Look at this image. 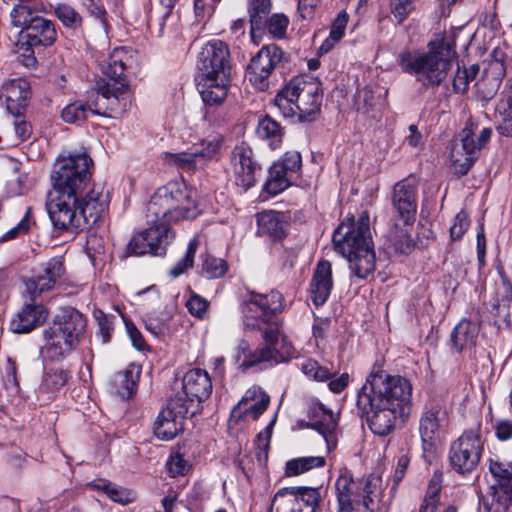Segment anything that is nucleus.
<instances>
[{
    "label": "nucleus",
    "instance_id": "f257e3e1",
    "mask_svg": "<svg viewBox=\"0 0 512 512\" xmlns=\"http://www.w3.org/2000/svg\"><path fill=\"white\" fill-rule=\"evenodd\" d=\"M412 384L400 375L377 368L367 377L357 395V408L368 427L378 436H387L399 418L407 417L412 406Z\"/></svg>",
    "mask_w": 512,
    "mask_h": 512
},
{
    "label": "nucleus",
    "instance_id": "f03ea898",
    "mask_svg": "<svg viewBox=\"0 0 512 512\" xmlns=\"http://www.w3.org/2000/svg\"><path fill=\"white\" fill-rule=\"evenodd\" d=\"M109 205V192L103 185L93 186L85 196L51 191L46 209L54 228L76 233L86 226L96 224L105 214Z\"/></svg>",
    "mask_w": 512,
    "mask_h": 512
},
{
    "label": "nucleus",
    "instance_id": "7ed1b4c3",
    "mask_svg": "<svg viewBox=\"0 0 512 512\" xmlns=\"http://www.w3.org/2000/svg\"><path fill=\"white\" fill-rule=\"evenodd\" d=\"M457 54L452 39L436 35L428 44V51H403L398 64L404 73L412 75L423 87H437L446 79Z\"/></svg>",
    "mask_w": 512,
    "mask_h": 512
},
{
    "label": "nucleus",
    "instance_id": "20e7f679",
    "mask_svg": "<svg viewBox=\"0 0 512 512\" xmlns=\"http://www.w3.org/2000/svg\"><path fill=\"white\" fill-rule=\"evenodd\" d=\"M197 89L206 105L221 104L231 82V61L228 45L218 39L208 41L198 55Z\"/></svg>",
    "mask_w": 512,
    "mask_h": 512
},
{
    "label": "nucleus",
    "instance_id": "39448f33",
    "mask_svg": "<svg viewBox=\"0 0 512 512\" xmlns=\"http://www.w3.org/2000/svg\"><path fill=\"white\" fill-rule=\"evenodd\" d=\"M332 241L336 251L348 260L354 276L366 279L374 272L376 255L367 211L361 213L356 224L341 223L335 230Z\"/></svg>",
    "mask_w": 512,
    "mask_h": 512
},
{
    "label": "nucleus",
    "instance_id": "423d86ee",
    "mask_svg": "<svg viewBox=\"0 0 512 512\" xmlns=\"http://www.w3.org/2000/svg\"><path fill=\"white\" fill-rule=\"evenodd\" d=\"M86 327V317L80 311L70 306L60 308L42 332L45 344L40 353L43 359L51 362L65 359L77 349Z\"/></svg>",
    "mask_w": 512,
    "mask_h": 512
},
{
    "label": "nucleus",
    "instance_id": "0eeeda50",
    "mask_svg": "<svg viewBox=\"0 0 512 512\" xmlns=\"http://www.w3.org/2000/svg\"><path fill=\"white\" fill-rule=\"evenodd\" d=\"M197 191L183 181H172L158 188L147 205V222L176 223L195 219L199 214Z\"/></svg>",
    "mask_w": 512,
    "mask_h": 512
},
{
    "label": "nucleus",
    "instance_id": "6e6552de",
    "mask_svg": "<svg viewBox=\"0 0 512 512\" xmlns=\"http://www.w3.org/2000/svg\"><path fill=\"white\" fill-rule=\"evenodd\" d=\"M274 103L284 117H297L301 122H310L320 111V83L311 76L294 77L277 93Z\"/></svg>",
    "mask_w": 512,
    "mask_h": 512
},
{
    "label": "nucleus",
    "instance_id": "1a4fd4ad",
    "mask_svg": "<svg viewBox=\"0 0 512 512\" xmlns=\"http://www.w3.org/2000/svg\"><path fill=\"white\" fill-rule=\"evenodd\" d=\"M133 63L134 59L131 51L125 47H117L109 55L107 66L104 69L109 87L107 95L109 116L121 115L131 105V93L126 71L131 68Z\"/></svg>",
    "mask_w": 512,
    "mask_h": 512
},
{
    "label": "nucleus",
    "instance_id": "9d476101",
    "mask_svg": "<svg viewBox=\"0 0 512 512\" xmlns=\"http://www.w3.org/2000/svg\"><path fill=\"white\" fill-rule=\"evenodd\" d=\"M92 165L93 161L86 153L58 158L51 174L53 190L85 196L96 185L91 183Z\"/></svg>",
    "mask_w": 512,
    "mask_h": 512
},
{
    "label": "nucleus",
    "instance_id": "9b49d317",
    "mask_svg": "<svg viewBox=\"0 0 512 512\" xmlns=\"http://www.w3.org/2000/svg\"><path fill=\"white\" fill-rule=\"evenodd\" d=\"M263 346L251 351L246 341L238 346V358L243 356L240 367L244 370L254 367L262 362L279 364L288 362L297 357V351L280 329L276 326L262 334Z\"/></svg>",
    "mask_w": 512,
    "mask_h": 512
},
{
    "label": "nucleus",
    "instance_id": "f8f14e48",
    "mask_svg": "<svg viewBox=\"0 0 512 512\" xmlns=\"http://www.w3.org/2000/svg\"><path fill=\"white\" fill-rule=\"evenodd\" d=\"M284 310V297L276 290L267 294L251 293L241 304L243 325L246 329L264 332L279 326L277 315Z\"/></svg>",
    "mask_w": 512,
    "mask_h": 512
},
{
    "label": "nucleus",
    "instance_id": "ddd939ff",
    "mask_svg": "<svg viewBox=\"0 0 512 512\" xmlns=\"http://www.w3.org/2000/svg\"><path fill=\"white\" fill-rule=\"evenodd\" d=\"M6 99V110L9 114L8 127L5 130L6 141L10 146H16L26 140L31 134V126L25 120L29 98V84L24 79H14L2 87Z\"/></svg>",
    "mask_w": 512,
    "mask_h": 512
},
{
    "label": "nucleus",
    "instance_id": "4468645a",
    "mask_svg": "<svg viewBox=\"0 0 512 512\" xmlns=\"http://www.w3.org/2000/svg\"><path fill=\"white\" fill-rule=\"evenodd\" d=\"M491 135L492 129L489 127L479 130L478 124L472 121L466 123L458 137L452 141L450 150V160L457 173L464 175L469 171Z\"/></svg>",
    "mask_w": 512,
    "mask_h": 512
},
{
    "label": "nucleus",
    "instance_id": "2eb2a0df",
    "mask_svg": "<svg viewBox=\"0 0 512 512\" xmlns=\"http://www.w3.org/2000/svg\"><path fill=\"white\" fill-rule=\"evenodd\" d=\"M57 33L54 23L38 16L28 25L27 29L20 30L17 39L13 42V52L18 60L27 68L35 67L37 59L34 48L50 46L56 41Z\"/></svg>",
    "mask_w": 512,
    "mask_h": 512
},
{
    "label": "nucleus",
    "instance_id": "dca6fc26",
    "mask_svg": "<svg viewBox=\"0 0 512 512\" xmlns=\"http://www.w3.org/2000/svg\"><path fill=\"white\" fill-rule=\"evenodd\" d=\"M483 447L484 439L479 426L464 431L450 445V466L458 474H470L480 462Z\"/></svg>",
    "mask_w": 512,
    "mask_h": 512
},
{
    "label": "nucleus",
    "instance_id": "f3484780",
    "mask_svg": "<svg viewBox=\"0 0 512 512\" xmlns=\"http://www.w3.org/2000/svg\"><path fill=\"white\" fill-rule=\"evenodd\" d=\"M289 55L277 44L264 45L250 60L247 74L251 84L260 91L269 86V77L274 70L283 67Z\"/></svg>",
    "mask_w": 512,
    "mask_h": 512
},
{
    "label": "nucleus",
    "instance_id": "a211bd4d",
    "mask_svg": "<svg viewBox=\"0 0 512 512\" xmlns=\"http://www.w3.org/2000/svg\"><path fill=\"white\" fill-rule=\"evenodd\" d=\"M391 206L395 227L412 226L418 207V181L410 175L396 182L391 192Z\"/></svg>",
    "mask_w": 512,
    "mask_h": 512
},
{
    "label": "nucleus",
    "instance_id": "6ab92c4d",
    "mask_svg": "<svg viewBox=\"0 0 512 512\" xmlns=\"http://www.w3.org/2000/svg\"><path fill=\"white\" fill-rule=\"evenodd\" d=\"M320 502L318 488L287 487L275 494L270 512H317Z\"/></svg>",
    "mask_w": 512,
    "mask_h": 512
},
{
    "label": "nucleus",
    "instance_id": "aec40b11",
    "mask_svg": "<svg viewBox=\"0 0 512 512\" xmlns=\"http://www.w3.org/2000/svg\"><path fill=\"white\" fill-rule=\"evenodd\" d=\"M449 424L447 409L440 403H427L419 418V434L425 452H433L441 433Z\"/></svg>",
    "mask_w": 512,
    "mask_h": 512
},
{
    "label": "nucleus",
    "instance_id": "412c9836",
    "mask_svg": "<svg viewBox=\"0 0 512 512\" xmlns=\"http://www.w3.org/2000/svg\"><path fill=\"white\" fill-rule=\"evenodd\" d=\"M182 388V392H177L171 399H179V404H183L193 416L199 403L205 401L212 393L211 378L205 370L191 369L183 377Z\"/></svg>",
    "mask_w": 512,
    "mask_h": 512
},
{
    "label": "nucleus",
    "instance_id": "4be33fe9",
    "mask_svg": "<svg viewBox=\"0 0 512 512\" xmlns=\"http://www.w3.org/2000/svg\"><path fill=\"white\" fill-rule=\"evenodd\" d=\"M65 273L63 257L56 256L49 259L44 264L42 272L25 282V294L32 300L41 298L62 283Z\"/></svg>",
    "mask_w": 512,
    "mask_h": 512
},
{
    "label": "nucleus",
    "instance_id": "5701e85b",
    "mask_svg": "<svg viewBox=\"0 0 512 512\" xmlns=\"http://www.w3.org/2000/svg\"><path fill=\"white\" fill-rule=\"evenodd\" d=\"M179 399H169L155 423L154 433L156 437L162 440H171L183 430L185 419L191 412L183 404H179Z\"/></svg>",
    "mask_w": 512,
    "mask_h": 512
},
{
    "label": "nucleus",
    "instance_id": "b1692460",
    "mask_svg": "<svg viewBox=\"0 0 512 512\" xmlns=\"http://www.w3.org/2000/svg\"><path fill=\"white\" fill-rule=\"evenodd\" d=\"M233 174L238 186L247 190L256 182V175L260 170L253 158L252 149L245 143L235 146L231 155Z\"/></svg>",
    "mask_w": 512,
    "mask_h": 512
},
{
    "label": "nucleus",
    "instance_id": "393cba45",
    "mask_svg": "<svg viewBox=\"0 0 512 512\" xmlns=\"http://www.w3.org/2000/svg\"><path fill=\"white\" fill-rule=\"evenodd\" d=\"M29 299L30 303H26L11 320L10 328L15 333H28L43 325L49 316L48 309L42 303Z\"/></svg>",
    "mask_w": 512,
    "mask_h": 512
},
{
    "label": "nucleus",
    "instance_id": "a878e982",
    "mask_svg": "<svg viewBox=\"0 0 512 512\" xmlns=\"http://www.w3.org/2000/svg\"><path fill=\"white\" fill-rule=\"evenodd\" d=\"M309 427L319 432L326 442L328 451L337 445V420L332 411L328 410L323 404L316 403L309 409Z\"/></svg>",
    "mask_w": 512,
    "mask_h": 512
},
{
    "label": "nucleus",
    "instance_id": "bb28decb",
    "mask_svg": "<svg viewBox=\"0 0 512 512\" xmlns=\"http://www.w3.org/2000/svg\"><path fill=\"white\" fill-rule=\"evenodd\" d=\"M358 505L369 512H383L386 509L383 495L382 478L371 474L359 480Z\"/></svg>",
    "mask_w": 512,
    "mask_h": 512
},
{
    "label": "nucleus",
    "instance_id": "cd10ccee",
    "mask_svg": "<svg viewBox=\"0 0 512 512\" xmlns=\"http://www.w3.org/2000/svg\"><path fill=\"white\" fill-rule=\"evenodd\" d=\"M333 289L332 266L327 260L317 263L310 282V296L315 306L323 305Z\"/></svg>",
    "mask_w": 512,
    "mask_h": 512
},
{
    "label": "nucleus",
    "instance_id": "c85d7f7f",
    "mask_svg": "<svg viewBox=\"0 0 512 512\" xmlns=\"http://www.w3.org/2000/svg\"><path fill=\"white\" fill-rule=\"evenodd\" d=\"M359 481L355 482L349 471L344 470L335 482L338 512H353L358 505Z\"/></svg>",
    "mask_w": 512,
    "mask_h": 512
},
{
    "label": "nucleus",
    "instance_id": "c756f323",
    "mask_svg": "<svg viewBox=\"0 0 512 512\" xmlns=\"http://www.w3.org/2000/svg\"><path fill=\"white\" fill-rule=\"evenodd\" d=\"M479 334V324L467 319L461 320L450 334V343L452 348L461 352L476 344Z\"/></svg>",
    "mask_w": 512,
    "mask_h": 512
},
{
    "label": "nucleus",
    "instance_id": "7c9ffc66",
    "mask_svg": "<svg viewBox=\"0 0 512 512\" xmlns=\"http://www.w3.org/2000/svg\"><path fill=\"white\" fill-rule=\"evenodd\" d=\"M151 226L145 230L148 243L152 248V255H163L166 246L173 239L174 235L168 228V221L159 220L156 223H150Z\"/></svg>",
    "mask_w": 512,
    "mask_h": 512
},
{
    "label": "nucleus",
    "instance_id": "2f4dec72",
    "mask_svg": "<svg viewBox=\"0 0 512 512\" xmlns=\"http://www.w3.org/2000/svg\"><path fill=\"white\" fill-rule=\"evenodd\" d=\"M258 232L274 239H281L285 235L287 223L284 215L275 211H264L257 216Z\"/></svg>",
    "mask_w": 512,
    "mask_h": 512
},
{
    "label": "nucleus",
    "instance_id": "473e14b6",
    "mask_svg": "<svg viewBox=\"0 0 512 512\" xmlns=\"http://www.w3.org/2000/svg\"><path fill=\"white\" fill-rule=\"evenodd\" d=\"M269 402V396L260 387H252L246 391L239 406H243L246 415L257 419L267 409Z\"/></svg>",
    "mask_w": 512,
    "mask_h": 512
},
{
    "label": "nucleus",
    "instance_id": "72a5a7b5",
    "mask_svg": "<svg viewBox=\"0 0 512 512\" xmlns=\"http://www.w3.org/2000/svg\"><path fill=\"white\" fill-rule=\"evenodd\" d=\"M256 134L266 141L271 149H277L282 144L284 129L272 117L266 115L259 120Z\"/></svg>",
    "mask_w": 512,
    "mask_h": 512
},
{
    "label": "nucleus",
    "instance_id": "f704fd0d",
    "mask_svg": "<svg viewBox=\"0 0 512 512\" xmlns=\"http://www.w3.org/2000/svg\"><path fill=\"white\" fill-rule=\"evenodd\" d=\"M139 371L128 368L116 373L112 378V387L121 399H129L136 391Z\"/></svg>",
    "mask_w": 512,
    "mask_h": 512
},
{
    "label": "nucleus",
    "instance_id": "c9c22d12",
    "mask_svg": "<svg viewBox=\"0 0 512 512\" xmlns=\"http://www.w3.org/2000/svg\"><path fill=\"white\" fill-rule=\"evenodd\" d=\"M326 460L323 456H306L289 460L286 463L285 474L288 477L298 476L314 468H321Z\"/></svg>",
    "mask_w": 512,
    "mask_h": 512
},
{
    "label": "nucleus",
    "instance_id": "e433bc0d",
    "mask_svg": "<svg viewBox=\"0 0 512 512\" xmlns=\"http://www.w3.org/2000/svg\"><path fill=\"white\" fill-rule=\"evenodd\" d=\"M272 9L271 0H249L248 2V13L251 24V38L255 41V30L260 28L263 21L267 18L268 14Z\"/></svg>",
    "mask_w": 512,
    "mask_h": 512
},
{
    "label": "nucleus",
    "instance_id": "4c0bfd02",
    "mask_svg": "<svg viewBox=\"0 0 512 512\" xmlns=\"http://www.w3.org/2000/svg\"><path fill=\"white\" fill-rule=\"evenodd\" d=\"M379 104L380 95L378 90H375L372 86L358 89L355 96V105L359 112L369 114L375 111Z\"/></svg>",
    "mask_w": 512,
    "mask_h": 512
},
{
    "label": "nucleus",
    "instance_id": "58836bf2",
    "mask_svg": "<svg viewBox=\"0 0 512 512\" xmlns=\"http://www.w3.org/2000/svg\"><path fill=\"white\" fill-rule=\"evenodd\" d=\"M228 270L225 260L216 258L212 255L202 256L201 275L207 279H216L222 277Z\"/></svg>",
    "mask_w": 512,
    "mask_h": 512
},
{
    "label": "nucleus",
    "instance_id": "ea45409f",
    "mask_svg": "<svg viewBox=\"0 0 512 512\" xmlns=\"http://www.w3.org/2000/svg\"><path fill=\"white\" fill-rule=\"evenodd\" d=\"M38 16L32 7L23 3L15 5L10 12L11 24L21 30L27 29L28 25Z\"/></svg>",
    "mask_w": 512,
    "mask_h": 512
},
{
    "label": "nucleus",
    "instance_id": "a19ab883",
    "mask_svg": "<svg viewBox=\"0 0 512 512\" xmlns=\"http://www.w3.org/2000/svg\"><path fill=\"white\" fill-rule=\"evenodd\" d=\"M90 115V108L87 101L77 100L68 104L61 113L63 121L74 124L86 120Z\"/></svg>",
    "mask_w": 512,
    "mask_h": 512
},
{
    "label": "nucleus",
    "instance_id": "79ce46f5",
    "mask_svg": "<svg viewBox=\"0 0 512 512\" xmlns=\"http://www.w3.org/2000/svg\"><path fill=\"white\" fill-rule=\"evenodd\" d=\"M280 166H271L269 176L265 184V190L270 195H277L290 186V176L279 171Z\"/></svg>",
    "mask_w": 512,
    "mask_h": 512
},
{
    "label": "nucleus",
    "instance_id": "37998d69",
    "mask_svg": "<svg viewBox=\"0 0 512 512\" xmlns=\"http://www.w3.org/2000/svg\"><path fill=\"white\" fill-rule=\"evenodd\" d=\"M300 369L309 379L323 382L330 379L332 373L330 370L318 363V361L308 358L300 363Z\"/></svg>",
    "mask_w": 512,
    "mask_h": 512
},
{
    "label": "nucleus",
    "instance_id": "c03bdc74",
    "mask_svg": "<svg viewBox=\"0 0 512 512\" xmlns=\"http://www.w3.org/2000/svg\"><path fill=\"white\" fill-rule=\"evenodd\" d=\"M165 161L184 170H194L200 165L195 150L190 152L166 153Z\"/></svg>",
    "mask_w": 512,
    "mask_h": 512
},
{
    "label": "nucleus",
    "instance_id": "a18cd8bd",
    "mask_svg": "<svg viewBox=\"0 0 512 512\" xmlns=\"http://www.w3.org/2000/svg\"><path fill=\"white\" fill-rule=\"evenodd\" d=\"M70 378L68 371L63 369H51L44 377L41 388L47 392H56L62 388Z\"/></svg>",
    "mask_w": 512,
    "mask_h": 512
},
{
    "label": "nucleus",
    "instance_id": "49530a36",
    "mask_svg": "<svg viewBox=\"0 0 512 512\" xmlns=\"http://www.w3.org/2000/svg\"><path fill=\"white\" fill-rule=\"evenodd\" d=\"M108 92L109 87L107 81L106 84L103 87H101L96 93H94L87 101V104L90 108V114L109 116V109L107 103Z\"/></svg>",
    "mask_w": 512,
    "mask_h": 512
},
{
    "label": "nucleus",
    "instance_id": "de8ad7c7",
    "mask_svg": "<svg viewBox=\"0 0 512 512\" xmlns=\"http://www.w3.org/2000/svg\"><path fill=\"white\" fill-rule=\"evenodd\" d=\"M479 72L478 65H471L469 68L461 69L457 65L456 74L453 79V89L457 93L467 91L469 83L474 80Z\"/></svg>",
    "mask_w": 512,
    "mask_h": 512
},
{
    "label": "nucleus",
    "instance_id": "09e8293b",
    "mask_svg": "<svg viewBox=\"0 0 512 512\" xmlns=\"http://www.w3.org/2000/svg\"><path fill=\"white\" fill-rule=\"evenodd\" d=\"M57 18L68 28L77 29L82 25L80 14L68 4H58L55 8Z\"/></svg>",
    "mask_w": 512,
    "mask_h": 512
},
{
    "label": "nucleus",
    "instance_id": "8fccbe9b",
    "mask_svg": "<svg viewBox=\"0 0 512 512\" xmlns=\"http://www.w3.org/2000/svg\"><path fill=\"white\" fill-rule=\"evenodd\" d=\"M302 165V158L299 152L290 151L286 152L281 160L274 163L272 166H280L279 171L292 178V175L297 173Z\"/></svg>",
    "mask_w": 512,
    "mask_h": 512
},
{
    "label": "nucleus",
    "instance_id": "3c124183",
    "mask_svg": "<svg viewBox=\"0 0 512 512\" xmlns=\"http://www.w3.org/2000/svg\"><path fill=\"white\" fill-rule=\"evenodd\" d=\"M98 488L104 490L112 501L122 505L129 504L135 499V493L132 490L111 483H104L102 486L99 485Z\"/></svg>",
    "mask_w": 512,
    "mask_h": 512
},
{
    "label": "nucleus",
    "instance_id": "603ef678",
    "mask_svg": "<svg viewBox=\"0 0 512 512\" xmlns=\"http://www.w3.org/2000/svg\"><path fill=\"white\" fill-rule=\"evenodd\" d=\"M198 248V241L193 239L189 242L185 255L180 259L174 267L170 270L169 274L172 277H178L189 268L193 266L194 256Z\"/></svg>",
    "mask_w": 512,
    "mask_h": 512
},
{
    "label": "nucleus",
    "instance_id": "864d4df0",
    "mask_svg": "<svg viewBox=\"0 0 512 512\" xmlns=\"http://www.w3.org/2000/svg\"><path fill=\"white\" fill-rule=\"evenodd\" d=\"M266 28L268 32L277 39H281L285 36L289 19L283 13L272 14L269 18H266Z\"/></svg>",
    "mask_w": 512,
    "mask_h": 512
},
{
    "label": "nucleus",
    "instance_id": "5fc2aeb1",
    "mask_svg": "<svg viewBox=\"0 0 512 512\" xmlns=\"http://www.w3.org/2000/svg\"><path fill=\"white\" fill-rule=\"evenodd\" d=\"M222 139L219 136H213L208 139L203 140L199 147L195 148V152L197 153V157L200 161V165L204 164V161L207 158L215 155L221 148Z\"/></svg>",
    "mask_w": 512,
    "mask_h": 512
},
{
    "label": "nucleus",
    "instance_id": "6e6d98bb",
    "mask_svg": "<svg viewBox=\"0 0 512 512\" xmlns=\"http://www.w3.org/2000/svg\"><path fill=\"white\" fill-rule=\"evenodd\" d=\"M390 241L396 252L401 254L409 253L414 244L406 229L395 231L390 236Z\"/></svg>",
    "mask_w": 512,
    "mask_h": 512
},
{
    "label": "nucleus",
    "instance_id": "4d7b16f0",
    "mask_svg": "<svg viewBox=\"0 0 512 512\" xmlns=\"http://www.w3.org/2000/svg\"><path fill=\"white\" fill-rule=\"evenodd\" d=\"M186 307L191 315L203 319L207 314L209 302L204 297L192 293L186 302Z\"/></svg>",
    "mask_w": 512,
    "mask_h": 512
},
{
    "label": "nucleus",
    "instance_id": "13d9d810",
    "mask_svg": "<svg viewBox=\"0 0 512 512\" xmlns=\"http://www.w3.org/2000/svg\"><path fill=\"white\" fill-rule=\"evenodd\" d=\"M30 212L31 208L27 207L25 214L21 221L11 229H9L5 234L2 235V242L13 240L21 235L26 234L30 229Z\"/></svg>",
    "mask_w": 512,
    "mask_h": 512
},
{
    "label": "nucleus",
    "instance_id": "bf43d9fd",
    "mask_svg": "<svg viewBox=\"0 0 512 512\" xmlns=\"http://www.w3.org/2000/svg\"><path fill=\"white\" fill-rule=\"evenodd\" d=\"M501 114V121L497 126V130L501 135L512 136V97H509L506 105L499 109Z\"/></svg>",
    "mask_w": 512,
    "mask_h": 512
},
{
    "label": "nucleus",
    "instance_id": "052dcab7",
    "mask_svg": "<svg viewBox=\"0 0 512 512\" xmlns=\"http://www.w3.org/2000/svg\"><path fill=\"white\" fill-rule=\"evenodd\" d=\"M501 114V121L497 126V130L501 135L512 136V97H509L506 105L499 109Z\"/></svg>",
    "mask_w": 512,
    "mask_h": 512
},
{
    "label": "nucleus",
    "instance_id": "680f3d73",
    "mask_svg": "<svg viewBox=\"0 0 512 512\" xmlns=\"http://www.w3.org/2000/svg\"><path fill=\"white\" fill-rule=\"evenodd\" d=\"M146 240L145 230L135 235L128 244L129 252L134 255L152 254V244Z\"/></svg>",
    "mask_w": 512,
    "mask_h": 512
},
{
    "label": "nucleus",
    "instance_id": "e2e57ef3",
    "mask_svg": "<svg viewBox=\"0 0 512 512\" xmlns=\"http://www.w3.org/2000/svg\"><path fill=\"white\" fill-rule=\"evenodd\" d=\"M468 215L464 211L457 213L454 223L450 228V236L452 240H460L469 227Z\"/></svg>",
    "mask_w": 512,
    "mask_h": 512
},
{
    "label": "nucleus",
    "instance_id": "0e129e2a",
    "mask_svg": "<svg viewBox=\"0 0 512 512\" xmlns=\"http://www.w3.org/2000/svg\"><path fill=\"white\" fill-rule=\"evenodd\" d=\"M5 371V388L9 390L11 394H17L19 392V383L17 379V365L11 358H7L6 360Z\"/></svg>",
    "mask_w": 512,
    "mask_h": 512
},
{
    "label": "nucleus",
    "instance_id": "69168bd1",
    "mask_svg": "<svg viewBox=\"0 0 512 512\" xmlns=\"http://www.w3.org/2000/svg\"><path fill=\"white\" fill-rule=\"evenodd\" d=\"M28 177L19 174L15 179L7 181L6 192L8 197L22 195L27 190Z\"/></svg>",
    "mask_w": 512,
    "mask_h": 512
},
{
    "label": "nucleus",
    "instance_id": "338daca9",
    "mask_svg": "<svg viewBox=\"0 0 512 512\" xmlns=\"http://www.w3.org/2000/svg\"><path fill=\"white\" fill-rule=\"evenodd\" d=\"M415 0H392V13L399 22H402L414 9Z\"/></svg>",
    "mask_w": 512,
    "mask_h": 512
},
{
    "label": "nucleus",
    "instance_id": "774afa93",
    "mask_svg": "<svg viewBox=\"0 0 512 512\" xmlns=\"http://www.w3.org/2000/svg\"><path fill=\"white\" fill-rule=\"evenodd\" d=\"M166 465L168 473L172 477L184 475L187 471L186 461L178 454L170 456Z\"/></svg>",
    "mask_w": 512,
    "mask_h": 512
}]
</instances>
